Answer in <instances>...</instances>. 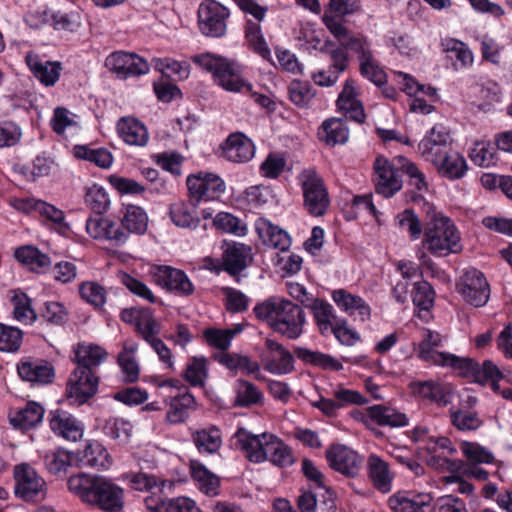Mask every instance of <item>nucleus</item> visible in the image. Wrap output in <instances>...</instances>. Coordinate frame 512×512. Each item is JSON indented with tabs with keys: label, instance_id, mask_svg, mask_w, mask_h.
<instances>
[{
	"label": "nucleus",
	"instance_id": "obj_11",
	"mask_svg": "<svg viewBox=\"0 0 512 512\" xmlns=\"http://www.w3.org/2000/svg\"><path fill=\"white\" fill-rule=\"evenodd\" d=\"M228 9L215 0L204 1L198 9L201 32L210 37H221L226 32Z\"/></svg>",
	"mask_w": 512,
	"mask_h": 512
},
{
	"label": "nucleus",
	"instance_id": "obj_30",
	"mask_svg": "<svg viewBox=\"0 0 512 512\" xmlns=\"http://www.w3.org/2000/svg\"><path fill=\"white\" fill-rule=\"evenodd\" d=\"M196 409L197 402L194 395L187 389L179 390L176 395L170 398L166 420L171 424L183 423L189 418L190 411Z\"/></svg>",
	"mask_w": 512,
	"mask_h": 512
},
{
	"label": "nucleus",
	"instance_id": "obj_51",
	"mask_svg": "<svg viewBox=\"0 0 512 512\" xmlns=\"http://www.w3.org/2000/svg\"><path fill=\"white\" fill-rule=\"evenodd\" d=\"M119 280L134 296L151 304L163 305L162 300L155 296L152 290L140 279L129 273L121 272Z\"/></svg>",
	"mask_w": 512,
	"mask_h": 512
},
{
	"label": "nucleus",
	"instance_id": "obj_32",
	"mask_svg": "<svg viewBox=\"0 0 512 512\" xmlns=\"http://www.w3.org/2000/svg\"><path fill=\"white\" fill-rule=\"evenodd\" d=\"M221 148L229 160H251L256 151L253 141L242 132L231 133Z\"/></svg>",
	"mask_w": 512,
	"mask_h": 512
},
{
	"label": "nucleus",
	"instance_id": "obj_52",
	"mask_svg": "<svg viewBox=\"0 0 512 512\" xmlns=\"http://www.w3.org/2000/svg\"><path fill=\"white\" fill-rule=\"evenodd\" d=\"M75 462L74 453L59 447L46 453L44 464L49 473L58 475L66 472L67 468Z\"/></svg>",
	"mask_w": 512,
	"mask_h": 512
},
{
	"label": "nucleus",
	"instance_id": "obj_6",
	"mask_svg": "<svg viewBox=\"0 0 512 512\" xmlns=\"http://www.w3.org/2000/svg\"><path fill=\"white\" fill-rule=\"evenodd\" d=\"M323 21L328 30L339 41L340 45L347 50H351L357 55L359 64L374 56L371 49V41L365 35L351 33L333 16L325 14Z\"/></svg>",
	"mask_w": 512,
	"mask_h": 512
},
{
	"label": "nucleus",
	"instance_id": "obj_59",
	"mask_svg": "<svg viewBox=\"0 0 512 512\" xmlns=\"http://www.w3.org/2000/svg\"><path fill=\"white\" fill-rule=\"evenodd\" d=\"M443 46L445 51L454 53L459 62V66L454 64L456 69L469 68L473 65L474 54L464 42L451 38L445 40Z\"/></svg>",
	"mask_w": 512,
	"mask_h": 512
},
{
	"label": "nucleus",
	"instance_id": "obj_62",
	"mask_svg": "<svg viewBox=\"0 0 512 512\" xmlns=\"http://www.w3.org/2000/svg\"><path fill=\"white\" fill-rule=\"evenodd\" d=\"M207 376L206 359L204 357H193L185 369V380L193 387H203Z\"/></svg>",
	"mask_w": 512,
	"mask_h": 512
},
{
	"label": "nucleus",
	"instance_id": "obj_53",
	"mask_svg": "<svg viewBox=\"0 0 512 512\" xmlns=\"http://www.w3.org/2000/svg\"><path fill=\"white\" fill-rule=\"evenodd\" d=\"M84 203L94 214L102 215L108 210L110 199L102 186L93 184L86 188Z\"/></svg>",
	"mask_w": 512,
	"mask_h": 512
},
{
	"label": "nucleus",
	"instance_id": "obj_64",
	"mask_svg": "<svg viewBox=\"0 0 512 512\" xmlns=\"http://www.w3.org/2000/svg\"><path fill=\"white\" fill-rule=\"evenodd\" d=\"M39 215L51 225L55 230L65 233L70 227L65 221V214L62 210L58 209L54 205L43 201L40 204Z\"/></svg>",
	"mask_w": 512,
	"mask_h": 512
},
{
	"label": "nucleus",
	"instance_id": "obj_24",
	"mask_svg": "<svg viewBox=\"0 0 512 512\" xmlns=\"http://www.w3.org/2000/svg\"><path fill=\"white\" fill-rule=\"evenodd\" d=\"M331 297L338 308L355 321L364 323L370 320L371 307L361 296L354 295L345 289H336L332 291Z\"/></svg>",
	"mask_w": 512,
	"mask_h": 512
},
{
	"label": "nucleus",
	"instance_id": "obj_50",
	"mask_svg": "<svg viewBox=\"0 0 512 512\" xmlns=\"http://www.w3.org/2000/svg\"><path fill=\"white\" fill-rule=\"evenodd\" d=\"M171 221L180 228L196 229L200 224V219L191 210L189 204L178 201L172 203L169 209Z\"/></svg>",
	"mask_w": 512,
	"mask_h": 512
},
{
	"label": "nucleus",
	"instance_id": "obj_48",
	"mask_svg": "<svg viewBox=\"0 0 512 512\" xmlns=\"http://www.w3.org/2000/svg\"><path fill=\"white\" fill-rule=\"evenodd\" d=\"M122 213L121 223L128 235L130 233L142 235L147 231L148 215L141 207L126 205Z\"/></svg>",
	"mask_w": 512,
	"mask_h": 512
},
{
	"label": "nucleus",
	"instance_id": "obj_56",
	"mask_svg": "<svg viewBox=\"0 0 512 512\" xmlns=\"http://www.w3.org/2000/svg\"><path fill=\"white\" fill-rule=\"evenodd\" d=\"M363 212L371 216H376L378 213L371 193L353 196L349 208L345 210V219L355 220Z\"/></svg>",
	"mask_w": 512,
	"mask_h": 512
},
{
	"label": "nucleus",
	"instance_id": "obj_28",
	"mask_svg": "<svg viewBox=\"0 0 512 512\" xmlns=\"http://www.w3.org/2000/svg\"><path fill=\"white\" fill-rule=\"evenodd\" d=\"M94 507L107 512H120L124 507V489L111 479L104 477Z\"/></svg>",
	"mask_w": 512,
	"mask_h": 512
},
{
	"label": "nucleus",
	"instance_id": "obj_37",
	"mask_svg": "<svg viewBox=\"0 0 512 512\" xmlns=\"http://www.w3.org/2000/svg\"><path fill=\"white\" fill-rule=\"evenodd\" d=\"M256 229L263 242L280 251H287L292 243L290 235L282 228L272 224L266 219H260L256 223Z\"/></svg>",
	"mask_w": 512,
	"mask_h": 512
},
{
	"label": "nucleus",
	"instance_id": "obj_22",
	"mask_svg": "<svg viewBox=\"0 0 512 512\" xmlns=\"http://www.w3.org/2000/svg\"><path fill=\"white\" fill-rule=\"evenodd\" d=\"M148 512H203L196 502L186 496L167 497L153 493L144 499Z\"/></svg>",
	"mask_w": 512,
	"mask_h": 512
},
{
	"label": "nucleus",
	"instance_id": "obj_10",
	"mask_svg": "<svg viewBox=\"0 0 512 512\" xmlns=\"http://www.w3.org/2000/svg\"><path fill=\"white\" fill-rule=\"evenodd\" d=\"M150 275L157 285L176 295L190 296L194 293V284L183 270L168 265H154Z\"/></svg>",
	"mask_w": 512,
	"mask_h": 512
},
{
	"label": "nucleus",
	"instance_id": "obj_36",
	"mask_svg": "<svg viewBox=\"0 0 512 512\" xmlns=\"http://www.w3.org/2000/svg\"><path fill=\"white\" fill-rule=\"evenodd\" d=\"M443 346L442 335L430 329H426L422 340L418 344L417 357L419 360L437 366L448 352L435 350Z\"/></svg>",
	"mask_w": 512,
	"mask_h": 512
},
{
	"label": "nucleus",
	"instance_id": "obj_31",
	"mask_svg": "<svg viewBox=\"0 0 512 512\" xmlns=\"http://www.w3.org/2000/svg\"><path fill=\"white\" fill-rule=\"evenodd\" d=\"M305 307L311 310L315 324L322 336L329 335L336 320L340 319L337 317L334 307L326 300L311 298Z\"/></svg>",
	"mask_w": 512,
	"mask_h": 512
},
{
	"label": "nucleus",
	"instance_id": "obj_16",
	"mask_svg": "<svg viewBox=\"0 0 512 512\" xmlns=\"http://www.w3.org/2000/svg\"><path fill=\"white\" fill-rule=\"evenodd\" d=\"M403 171L391 162H374L373 183L375 192L384 198H391L403 186Z\"/></svg>",
	"mask_w": 512,
	"mask_h": 512
},
{
	"label": "nucleus",
	"instance_id": "obj_41",
	"mask_svg": "<svg viewBox=\"0 0 512 512\" xmlns=\"http://www.w3.org/2000/svg\"><path fill=\"white\" fill-rule=\"evenodd\" d=\"M190 473L197 487L208 496L219 494L220 478L198 460H191Z\"/></svg>",
	"mask_w": 512,
	"mask_h": 512
},
{
	"label": "nucleus",
	"instance_id": "obj_5",
	"mask_svg": "<svg viewBox=\"0 0 512 512\" xmlns=\"http://www.w3.org/2000/svg\"><path fill=\"white\" fill-rule=\"evenodd\" d=\"M192 61L202 69L212 73L214 80L223 89L237 90L239 84V68L225 58L203 53L192 57Z\"/></svg>",
	"mask_w": 512,
	"mask_h": 512
},
{
	"label": "nucleus",
	"instance_id": "obj_44",
	"mask_svg": "<svg viewBox=\"0 0 512 512\" xmlns=\"http://www.w3.org/2000/svg\"><path fill=\"white\" fill-rule=\"evenodd\" d=\"M235 398L234 407L248 408L254 405L263 404L264 395L258 387L245 379H237L234 384Z\"/></svg>",
	"mask_w": 512,
	"mask_h": 512
},
{
	"label": "nucleus",
	"instance_id": "obj_26",
	"mask_svg": "<svg viewBox=\"0 0 512 512\" xmlns=\"http://www.w3.org/2000/svg\"><path fill=\"white\" fill-rule=\"evenodd\" d=\"M104 479L101 475H92L88 473H78L72 475L67 480L69 492L77 496L83 503L94 505L97 497V490Z\"/></svg>",
	"mask_w": 512,
	"mask_h": 512
},
{
	"label": "nucleus",
	"instance_id": "obj_23",
	"mask_svg": "<svg viewBox=\"0 0 512 512\" xmlns=\"http://www.w3.org/2000/svg\"><path fill=\"white\" fill-rule=\"evenodd\" d=\"M75 463L80 468H92L106 470L112 464V459L107 449L97 440H89L83 449L74 453Z\"/></svg>",
	"mask_w": 512,
	"mask_h": 512
},
{
	"label": "nucleus",
	"instance_id": "obj_13",
	"mask_svg": "<svg viewBox=\"0 0 512 512\" xmlns=\"http://www.w3.org/2000/svg\"><path fill=\"white\" fill-rule=\"evenodd\" d=\"M264 347L261 362L265 371L274 375H286L294 371L295 360L293 354L282 344L267 338Z\"/></svg>",
	"mask_w": 512,
	"mask_h": 512
},
{
	"label": "nucleus",
	"instance_id": "obj_14",
	"mask_svg": "<svg viewBox=\"0 0 512 512\" xmlns=\"http://www.w3.org/2000/svg\"><path fill=\"white\" fill-rule=\"evenodd\" d=\"M221 249L220 265L216 269L223 270L232 277L244 271L252 260V248L244 243L224 240Z\"/></svg>",
	"mask_w": 512,
	"mask_h": 512
},
{
	"label": "nucleus",
	"instance_id": "obj_54",
	"mask_svg": "<svg viewBox=\"0 0 512 512\" xmlns=\"http://www.w3.org/2000/svg\"><path fill=\"white\" fill-rule=\"evenodd\" d=\"M412 302L420 311H430L434 306L435 291L432 285L425 280L414 283Z\"/></svg>",
	"mask_w": 512,
	"mask_h": 512
},
{
	"label": "nucleus",
	"instance_id": "obj_43",
	"mask_svg": "<svg viewBox=\"0 0 512 512\" xmlns=\"http://www.w3.org/2000/svg\"><path fill=\"white\" fill-rule=\"evenodd\" d=\"M191 438L200 454H214L222 445L221 431L214 425L193 431Z\"/></svg>",
	"mask_w": 512,
	"mask_h": 512
},
{
	"label": "nucleus",
	"instance_id": "obj_1",
	"mask_svg": "<svg viewBox=\"0 0 512 512\" xmlns=\"http://www.w3.org/2000/svg\"><path fill=\"white\" fill-rule=\"evenodd\" d=\"M437 366L450 367L460 377L482 386L489 383L494 392L499 391V382L503 379L502 371L492 360H484L480 364L472 358L460 357L448 352Z\"/></svg>",
	"mask_w": 512,
	"mask_h": 512
},
{
	"label": "nucleus",
	"instance_id": "obj_45",
	"mask_svg": "<svg viewBox=\"0 0 512 512\" xmlns=\"http://www.w3.org/2000/svg\"><path fill=\"white\" fill-rule=\"evenodd\" d=\"M318 136L328 145L344 144L349 138L346 120L342 118L325 120L319 128Z\"/></svg>",
	"mask_w": 512,
	"mask_h": 512
},
{
	"label": "nucleus",
	"instance_id": "obj_27",
	"mask_svg": "<svg viewBox=\"0 0 512 512\" xmlns=\"http://www.w3.org/2000/svg\"><path fill=\"white\" fill-rule=\"evenodd\" d=\"M45 408L36 401H27L14 413L9 414L11 426L21 432H28L39 427L43 421Z\"/></svg>",
	"mask_w": 512,
	"mask_h": 512
},
{
	"label": "nucleus",
	"instance_id": "obj_12",
	"mask_svg": "<svg viewBox=\"0 0 512 512\" xmlns=\"http://www.w3.org/2000/svg\"><path fill=\"white\" fill-rule=\"evenodd\" d=\"M329 466L346 477H355L359 474L363 457L344 444H332L325 452Z\"/></svg>",
	"mask_w": 512,
	"mask_h": 512
},
{
	"label": "nucleus",
	"instance_id": "obj_18",
	"mask_svg": "<svg viewBox=\"0 0 512 512\" xmlns=\"http://www.w3.org/2000/svg\"><path fill=\"white\" fill-rule=\"evenodd\" d=\"M388 505L392 512H435L434 499L429 493L399 491L389 497Z\"/></svg>",
	"mask_w": 512,
	"mask_h": 512
},
{
	"label": "nucleus",
	"instance_id": "obj_2",
	"mask_svg": "<svg viewBox=\"0 0 512 512\" xmlns=\"http://www.w3.org/2000/svg\"><path fill=\"white\" fill-rule=\"evenodd\" d=\"M423 244L434 256H447L461 250L460 234L449 217H434L424 233Z\"/></svg>",
	"mask_w": 512,
	"mask_h": 512
},
{
	"label": "nucleus",
	"instance_id": "obj_20",
	"mask_svg": "<svg viewBox=\"0 0 512 512\" xmlns=\"http://www.w3.org/2000/svg\"><path fill=\"white\" fill-rule=\"evenodd\" d=\"M120 319L127 324L134 325L135 331L144 340L160 333V324L154 317V312L149 307L125 308L120 313Z\"/></svg>",
	"mask_w": 512,
	"mask_h": 512
},
{
	"label": "nucleus",
	"instance_id": "obj_33",
	"mask_svg": "<svg viewBox=\"0 0 512 512\" xmlns=\"http://www.w3.org/2000/svg\"><path fill=\"white\" fill-rule=\"evenodd\" d=\"M412 393L416 397H420L431 403H436L440 407H444L450 403V394L446 388L434 381H413L409 385Z\"/></svg>",
	"mask_w": 512,
	"mask_h": 512
},
{
	"label": "nucleus",
	"instance_id": "obj_61",
	"mask_svg": "<svg viewBox=\"0 0 512 512\" xmlns=\"http://www.w3.org/2000/svg\"><path fill=\"white\" fill-rule=\"evenodd\" d=\"M131 487L137 491H146L152 495L163 494V489L167 484L166 480H158L154 475H150L147 473L139 472L132 475Z\"/></svg>",
	"mask_w": 512,
	"mask_h": 512
},
{
	"label": "nucleus",
	"instance_id": "obj_35",
	"mask_svg": "<svg viewBox=\"0 0 512 512\" xmlns=\"http://www.w3.org/2000/svg\"><path fill=\"white\" fill-rule=\"evenodd\" d=\"M356 96L354 81L346 80L343 90L337 99V106L351 120L362 123L366 115L361 102Z\"/></svg>",
	"mask_w": 512,
	"mask_h": 512
},
{
	"label": "nucleus",
	"instance_id": "obj_7",
	"mask_svg": "<svg viewBox=\"0 0 512 512\" xmlns=\"http://www.w3.org/2000/svg\"><path fill=\"white\" fill-rule=\"evenodd\" d=\"M186 184L189 200L194 206L201 201L219 199L226 189L223 179L209 172H199L196 175L188 176Z\"/></svg>",
	"mask_w": 512,
	"mask_h": 512
},
{
	"label": "nucleus",
	"instance_id": "obj_9",
	"mask_svg": "<svg viewBox=\"0 0 512 512\" xmlns=\"http://www.w3.org/2000/svg\"><path fill=\"white\" fill-rule=\"evenodd\" d=\"M463 299L474 307L484 306L490 297V286L484 274L476 269H466L456 284Z\"/></svg>",
	"mask_w": 512,
	"mask_h": 512
},
{
	"label": "nucleus",
	"instance_id": "obj_58",
	"mask_svg": "<svg viewBox=\"0 0 512 512\" xmlns=\"http://www.w3.org/2000/svg\"><path fill=\"white\" fill-rule=\"evenodd\" d=\"M452 425L460 431H474L482 425V420L477 412L464 411L462 409H449Z\"/></svg>",
	"mask_w": 512,
	"mask_h": 512
},
{
	"label": "nucleus",
	"instance_id": "obj_57",
	"mask_svg": "<svg viewBox=\"0 0 512 512\" xmlns=\"http://www.w3.org/2000/svg\"><path fill=\"white\" fill-rule=\"evenodd\" d=\"M154 68L161 72L163 77L174 81L183 80L189 76L188 66L171 58L154 59Z\"/></svg>",
	"mask_w": 512,
	"mask_h": 512
},
{
	"label": "nucleus",
	"instance_id": "obj_38",
	"mask_svg": "<svg viewBox=\"0 0 512 512\" xmlns=\"http://www.w3.org/2000/svg\"><path fill=\"white\" fill-rule=\"evenodd\" d=\"M367 469L369 478L376 490L388 493L392 489L393 476L390 473L389 464L380 456L371 454L368 457Z\"/></svg>",
	"mask_w": 512,
	"mask_h": 512
},
{
	"label": "nucleus",
	"instance_id": "obj_40",
	"mask_svg": "<svg viewBox=\"0 0 512 512\" xmlns=\"http://www.w3.org/2000/svg\"><path fill=\"white\" fill-rule=\"evenodd\" d=\"M18 262L36 273H44L51 266L50 257L33 245L18 247L14 252Z\"/></svg>",
	"mask_w": 512,
	"mask_h": 512
},
{
	"label": "nucleus",
	"instance_id": "obj_8",
	"mask_svg": "<svg viewBox=\"0 0 512 512\" xmlns=\"http://www.w3.org/2000/svg\"><path fill=\"white\" fill-rule=\"evenodd\" d=\"M305 322L303 309L288 299H282L276 319L271 323V328L288 339L294 340L303 333Z\"/></svg>",
	"mask_w": 512,
	"mask_h": 512
},
{
	"label": "nucleus",
	"instance_id": "obj_46",
	"mask_svg": "<svg viewBox=\"0 0 512 512\" xmlns=\"http://www.w3.org/2000/svg\"><path fill=\"white\" fill-rule=\"evenodd\" d=\"M450 140L448 130L441 124L435 125L418 145L422 156H440L441 148Z\"/></svg>",
	"mask_w": 512,
	"mask_h": 512
},
{
	"label": "nucleus",
	"instance_id": "obj_17",
	"mask_svg": "<svg viewBox=\"0 0 512 512\" xmlns=\"http://www.w3.org/2000/svg\"><path fill=\"white\" fill-rule=\"evenodd\" d=\"M99 378L95 371H84L76 368L70 375L65 394L78 404L85 403L98 390Z\"/></svg>",
	"mask_w": 512,
	"mask_h": 512
},
{
	"label": "nucleus",
	"instance_id": "obj_21",
	"mask_svg": "<svg viewBox=\"0 0 512 512\" xmlns=\"http://www.w3.org/2000/svg\"><path fill=\"white\" fill-rule=\"evenodd\" d=\"M19 377L26 382L36 385H47L55 378V369L52 363L39 358L26 357L17 364Z\"/></svg>",
	"mask_w": 512,
	"mask_h": 512
},
{
	"label": "nucleus",
	"instance_id": "obj_42",
	"mask_svg": "<svg viewBox=\"0 0 512 512\" xmlns=\"http://www.w3.org/2000/svg\"><path fill=\"white\" fill-rule=\"evenodd\" d=\"M266 461L279 468L291 466L294 462L293 450L283 440L275 435H270L266 441Z\"/></svg>",
	"mask_w": 512,
	"mask_h": 512
},
{
	"label": "nucleus",
	"instance_id": "obj_60",
	"mask_svg": "<svg viewBox=\"0 0 512 512\" xmlns=\"http://www.w3.org/2000/svg\"><path fill=\"white\" fill-rule=\"evenodd\" d=\"M245 36L250 47L263 59L269 60L271 56L270 49L262 35L259 24L248 21L245 28Z\"/></svg>",
	"mask_w": 512,
	"mask_h": 512
},
{
	"label": "nucleus",
	"instance_id": "obj_47",
	"mask_svg": "<svg viewBox=\"0 0 512 512\" xmlns=\"http://www.w3.org/2000/svg\"><path fill=\"white\" fill-rule=\"evenodd\" d=\"M107 356L106 350L98 345H79L75 351L76 368L84 371H94Z\"/></svg>",
	"mask_w": 512,
	"mask_h": 512
},
{
	"label": "nucleus",
	"instance_id": "obj_4",
	"mask_svg": "<svg viewBox=\"0 0 512 512\" xmlns=\"http://www.w3.org/2000/svg\"><path fill=\"white\" fill-rule=\"evenodd\" d=\"M299 181L307 212L314 217L323 216L330 205V199L322 177L314 169H304L299 174Z\"/></svg>",
	"mask_w": 512,
	"mask_h": 512
},
{
	"label": "nucleus",
	"instance_id": "obj_19",
	"mask_svg": "<svg viewBox=\"0 0 512 512\" xmlns=\"http://www.w3.org/2000/svg\"><path fill=\"white\" fill-rule=\"evenodd\" d=\"M48 420L51 431L66 441L76 442L84 434L82 421L63 409L51 410Z\"/></svg>",
	"mask_w": 512,
	"mask_h": 512
},
{
	"label": "nucleus",
	"instance_id": "obj_3",
	"mask_svg": "<svg viewBox=\"0 0 512 512\" xmlns=\"http://www.w3.org/2000/svg\"><path fill=\"white\" fill-rule=\"evenodd\" d=\"M14 494L27 503L38 504L47 497V483L29 463H20L13 468Z\"/></svg>",
	"mask_w": 512,
	"mask_h": 512
},
{
	"label": "nucleus",
	"instance_id": "obj_49",
	"mask_svg": "<svg viewBox=\"0 0 512 512\" xmlns=\"http://www.w3.org/2000/svg\"><path fill=\"white\" fill-rule=\"evenodd\" d=\"M13 307V317L24 324H31L37 318V313L32 308V301L28 295L22 291H15L10 299Z\"/></svg>",
	"mask_w": 512,
	"mask_h": 512
},
{
	"label": "nucleus",
	"instance_id": "obj_15",
	"mask_svg": "<svg viewBox=\"0 0 512 512\" xmlns=\"http://www.w3.org/2000/svg\"><path fill=\"white\" fill-rule=\"evenodd\" d=\"M105 66L120 79L144 75L149 72V64L140 56L117 51L105 60Z\"/></svg>",
	"mask_w": 512,
	"mask_h": 512
},
{
	"label": "nucleus",
	"instance_id": "obj_55",
	"mask_svg": "<svg viewBox=\"0 0 512 512\" xmlns=\"http://www.w3.org/2000/svg\"><path fill=\"white\" fill-rule=\"evenodd\" d=\"M80 297L94 308H102L106 303L107 291L96 281H85L79 285Z\"/></svg>",
	"mask_w": 512,
	"mask_h": 512
},
{
	"label": "nucleus",
	"instance_id": "obj_34",
	"mask_svg": "<svg viewBox=\"0 0 512 512\" xmlns=\"http://www.w3.org/2000/svg\"><path fill=\"white\" fill-rule=\"evenodd\" d=\"M120 138L128 145L143 147L148 143L149 134L143 123L133 117H123L117 123Z\"/></svg>",
	"mask_w": 512,
	"mask_h": 512
},
{
	"label": "nucleus",
	"instance_id": "obj_39",
	"mask_svg": "<svg viewBox=\"0 0 512 512\" xmlns=\"http://www.w3.org/2000/svg\"><path fill=\"white\" fill-rule=\"evenodd\" d=\"M293 352L305 365H311L325 371L334 372H338L343 369V364L330 354L313 351L299 346L294 347Z\"/></svg>",
	"mask_w": 512,
	"mask_h": 512
},
{
	"label": "nucleus",
	"instance_id": "obj_25",
	"mask_svg": "<svg viewBox=\"0 0 512 512\" xmlns=\"http://www.w3.org/2000/svg\"><path fill=\"white\" fill-rule=\"evenodd\" d=\"M270 435L268 433L254 435L244 428H239L235 433L236 444L250 462L262 463L266 461V441Z\"/></svg>",
	"mask_w": 512,
	"mask_h": 512
},
{
	"label": "nucleus",
	"instance_id": "obj_63",
	"mask_svg": "<svg viewBox=\"0 0 512 512\" xmlns=\"http://www.w3.org/2000/svg\"><path fill=\"white\" fill-rule=\"evenodd\" d=\"M460 448L470 465L491 464L495 460L494 455L478 443L463 441Z\"/></svg>",
	"mask_w": 512,
	"mask_h": 512
},
{
	"label": "nucleus",
	"instance_id": "obj_29",
	"mask_svg": "<svg viewBox=\"0 0 512 512\" xmlns=\"http://www.w3.org/2000/svg\"><path fill=\"white\" fill-rule=\"evenodd\" d=\"M26 63L37 78L45 86H53L59 79L62 70L61 63L58 61L42 60L38 55L27 53Z\"/></svg>",
	"mask_w": 512,
	"mask_h": 512
}]
</instances>
